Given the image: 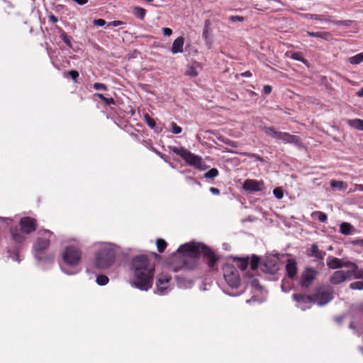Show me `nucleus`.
I'll return each mask as SVG.
<instances>
[{
    "instance_id": "nucleus-1",
    "label": "nucleus",
    "mask_w": 363,
    "mask_h": 363,
    "mask_svg": "<svg viewBox=\"0 0 363 363\" xmlns=\"http://www.w3.org/2000/svg\"><path fill=\"white\" fill-rule=\"evenodd\" d=\"M133 272V286L141 291H148L152 286L155 267L145 255L134 257L131 262Z\"/></svg>"
},
{
    "instance_id": "nucleus-2",
    "label": "nucleus",
    "mask_w": 363,
    "mask_h": 363,
    "mask_svg": "<svg viewBox=\"0 0 363 363\" xmlns=\"http://www.w3.org/2000/svg\"><path fill=\"white\" fill-rule=\"evenodd\" d=\"M20 228L17 226L11 227V240L16 244L13 247H8L9 256L14 261L20 262V250L21 245L26 241L27 235L34 232L37 228V220L31 217L25 216L20 219Z\"/></svg>"
},
{
    "instance_id": "nucleus-3",
    "label": "nucleus",
    "mask_w": 363,
    "mask_h": 363,
    "mask_svg": "<svg viewBox=\"0 0 363 363\" xmlns=\"http://www.w3.org/2000/svg\"><path fill=\"white\" fill-rule=\"evenodd\" d=\"M179 253H182V267H186V259L188 258L196 259L203 256L207 262L208 267L213 269L217 262V257L214 252L207 246L201 243L189 242L182 245L177 250Z\"/></svg>"
},
{
    "instance_id": "nucleus-4",
    "label": "nucleus",
    "mask_w": 363,
    "mask_h": 363,
    "mask_svg": "<svg viewBox=\"0 0 363 363\" xmlns=\"http://www.w3.org/2000/svg\"><path fill=\"white\" fill-rule=\"evenodd\" d=\"M82 258L81 250L73 245L67 246L62 252L61 270L67 275H74L79 272L78 266Z\"/></svg>"
},
{
    "instance_id": "nucleus-5",
    "label": "nucleus",
    "mask_w": 363,
    "mask_h": 363,
    "mask_svg": "<svg viewBox=\"0 0 363 363\" xmlns=\"http://www.w3.org/2000/svg\"><path fill=\"white\" fill-rule=\"evenodd\" d=\"M38 237L33 244V252L34 257L38 262H52V257L44 256L50 244V238L53 235L52 232L48 230H40Z\"/></svg>"
},
{
    "instance_id": "nucleus-6",
    "label": "nucleus",
    "mask_w": 363,
    "mask_h": 363,
    "mask_svg": "<svg viewBox=\"0 0 363 363\" xmlns=\"http://www.w3.org/2000/svg\"><path fill=\"white\" fill-rule=\"evenodd\" d=\"M116 246L111 243L101 245L95 255L94 264L98 269H106L114 262L116 257Z\"/></svg>"
},
{
    "instance_id": "nucleus-7",
    "label": "nucleus",
    "mask_w": 363,
    "mask_h": 363,
    "mask_svg": "<svg viewBox=\"0 0 363 363\" xmlns=\"http://www.w3.org/2000/svg\"><path fill=\"white\" fill-rule=\"evenodd\" d=\"M169 149L176 155H179L188 164L193 166L201 171H203L207 169V165L203 161L201 157L191 152L186 148L173 146L169 147Z\"/></svg>"
},
{
    "instance_id": "nucleus-8",
    "label": "nucleus",
    "mask_w": 363,
    "mask_h": 363,
    "mask_svg": "<svg viewBox=\"0 0 363 363\" xmlns=\"http://www.w3.org/2000/svg\"><path fill=\"white\" fill-rule=\"evenodd\" d=\"M261 130L268 136L276 140L277 143H289L295 145H300V139L297 135L286 132L277 131L273 127L262 126Z\"/></svg>"
},
{
    "instance_id": "nucleus-9",
    "label": "nucleus",
    "mask_w": 363,
    "mask_h": 363,
    "mask_svg": "<svg viewBox=\"0 0 363 363\" xmlns=\"http://www.w3.org/2000/svg\"><path fill=\"white\" fill-rule=\"evenodd\" d=\"M313 302L319 306L328 303L333 298V289L328 285L319 286L315 293L313 295Z\"/></svg>"
},
{
    "instance_id": "nucleus-10",
    "label": "nucleus",
    "mask_w": 363,
    "mask_h": 363,
    "mask_svg": "<svg viewBox=\"0 0 363 363\" xmlns=\"http://www.w3.org/2000/svg\"><path fill=\"white\" fill-rule=\"evenodd\" d=\"M223 277L230 287L237 289L240 286V279L236 267L231 264H225L223 267Z\"/></svg>"
},
{
    "instance_id": "nucleus-11",
    "label": "nucleus",
    "mask_w": 363,
    "mask_h": 363,
    "mask_svg": "<svg viewBox=\"0 0 363 363\" xmlns=\"http://www.w3.org/2000/svg\"><path fill=\"white\" fill-rule=\"evenodd\" d=\"M171 277L167 274H160L156 281V289L155 293L160 296L166 295L169 291V281Z\"/></svg>"
},
{
    "instance_id": "nucleus-12",
    "label": "nucleus",
    "mask_w": 363,
    "mask_h": 363,
    "mask_svg": "<svg viewBox=\"0 0 363 363\" xmlns=\"http://www.w3.org/2000/svg\"><path fill=\"white\" fill-rule=\"evenodd\" d=\"M317 274L318 272L315 269L311 267H306L301 274L299 280L300 286L303 289L308 288L315 280Z\"/></svg>"
},
{
    "instance_id": "nucleus-13",
    "label": "nucleus",
    "mask_w": 363,
    "mask_h": 363,
    "mask_svg": "<svg viewBox=\"0 0 363 363\" xmlns=\"http://www.w3.org/2000/svg\"><path fill=\"white\" fill-rule=\"evenodd\" d=\"M345 268H348V269H342L344 272V275L345 277V281L351 280L352 279H361L360 276V269L358 266L352 262H346V264L345 265Z\"/></svg>"
},
{
    "instance_id": "nucleus-14",
    "label": "nucleus",
    "mask_w": 363,
    "mask_h": 363,
    "mask_svg": "<svg viewBox=\"0 0 363 363\" xmlns=\"http://www.w3.org/2000/svg\"><path fill=\"white\" fill-rule=\"evenodd\" d=\"M293 298L295 301H296L297 306L302 311L310 308L311 304L314 303L313 296H305L302 294H294L293 295Z\"/></svg>"
},
{
    "instance_id": "nucleus-15",
    "label": "nucleus",
    "mask_w": 363,
    "mask_h": 363,
    "mask_svg": "<svg viewBox=\"0 0 363 363\" xmlns=\"http://www.w3.org/2000/svg\"><path fill=\"white\" fill-rule=\"evenodd\" d=\"M264 183L263 181H257L247 179L244 182L243 189L249 192L261 191L264 189Z\"/></svg>"
},
{
    "instance_id": "nucleus-16",
    "label": "nucleus",
    "mask_w": 363,
    "mask_h": 363,
    "mask_svg": "<svg viewBox=\"0 0 363 363\" xmlns=\"http://www.w3.org/2000/svg\"><path fill=\"white\" fill-rule=\"evenodd\" d=\"M306 254L308 257H314L318 260H323L326 252L319 250L318 245L313 243L311 245V248L307 250Z\"/></svg>"
},
{
    "instance_id": "nucleus-17",
    "label": "nucleus",
    "mask_w": 363,
    "mask_h": 363,
    "mask_svg": "<svg viewBox=\"0 0 363 363\" xmlns=\"http://www.w3.org/2000/svg\"><path fill=\"white\" fill-rule=\"evenodd\" d=\"M327 266L333 269H340L345 267L346 262H343L339 258L328 256L326 259Z\"/></svg>"
},
{
    "instance_id": "nucleus-18",
    "label": "nucleus",
    "mask_w": 363,
    "mask_h": 363,
    "mask_svg": "<svg viewBox=\"0 0 363 363\" xmlns=\"http://www.w3.org/2000/svg\"><path fill=\"white\" fill-rule=\"evenodd\" d=\"M297 264L295 259H289L286 265L287 276L290 279H294L297 274Z\"/></svg>"
},
{
    "instance_id": "nucleus-19",
    "label": "nucleus",
    "mask_w": 363,
    "mask_h": 363,
    "mask_svg": "<svg viewBox=\"0 0 363 363\" xmlns=\"http://www.w3.org/2000/svg\"><path fill=\"white\" fill-rule=\"evenodd\" d=\"M345 281L343 270L335 271L330 277V282L333 285H338Z\"/></svg>"
},
{
    "instance_id": "nucleus-20",
    "label": "nucleus",
    "mask_w": 363,
    "mask_h": 363,
    "mask_svg": "<svg viewBox=\"0 0 363 363\" xmlns=\"http://www.w3.org/2000/svg\"><path fill=\"white\" fill-rule=\"evenodd\" d=\"M184 44V38L178 37L173 42V44H172V48H171V52L173 54H177V53L182 52L184 51V50H183Z\"/></svg>"
},
{
    "instance_id": "nucleus-21",
    "label": "nucleus",
    "mask_w": 363,
    "mask_h": 363,
    "mask_svg": "<svg viewBox=\"0 0 363 363\" xmlns=\"http://www.w3.org/2000/svg\"><path fill=\"white\" fill-rule=\"evenodd\" d=\"M144 119L147 125L155 133H159L162 131V128L157 126L156 123L153 118H152L148 114H145Z\"/></svg>"
},
{
    "instance_id": "nucleus-22",
    "label": "nucleus",
    "mask_w": 363,
    "mask_h": 363,
    "mask_svg": "<svg viewBox=\"0 0 363 363\" xmlns=\"http://www.w3.org/2000/svg\"><path fill=\"white\" fill-rule=\"evenodd\" d=\"M307 35L311 37L319 38L323 40H329L331 37V35L329 32H312L307 31Z\"/></svg>"
},
{
    "instance_id": "nucleus-23",
    "label": "nucleus",
    "mask_w": 363,
    "mask_h": 363,
    "mask_svg": "<svg viewBox=\"0 0 363 363\" xmlns=\"http://www.w3.org/2000/svg\"><path fill=\"white\" fill-rule=\"evenodd\" d=\"M211 21L209 20H206L204 22V27L202 33V37L205 40L206 43H208L209 38L211 36L210 33V28H211Z\"/></svg>"
},
{
    "instance_id": "nucleus-24",
    "label": "nucleus",
    "mask_w": 363,
    "mask_h": 363,
    "mask_svg": "<svg viewBox=\"0 0 363 363\" xmlns=\"http://www.w3.org/2000/svg\"><path fill=\"white\" fill-rule=\"evenodd\" d=\"M353 226L349 223H342L340 225V232L345 235H349L352 233Z\"/></svg>"
},
{
    "instance_id": "nucleus-25",
    "label": "nucleus",
    "mask_w": 363,
    "mask_h": 363,
    "mask_svg": "<svg viewBox=\"0 0 363 363\" xmlns=\"http://www.w3.org/2000/svg\"><path fill=\"white\" fill-rule=\"evenodd\" d=\"M347 123L350 127L359 130H363V120L362 119L355 118L349 120Z\"/></svg>"
},
{
    "instance_id": "nucleus-26",
    "label": "nucleus",
    "mask_w": 363,
    "mask_h": 363,
    "mask_svg": "<svg viewBox=\"0 0 363 363\" xmlns=\"http://www.w3.org/2000/svg\"><path fill=\"white\" fill-rule=\"evenodd\" d=\"M303 16L306 19H315L318 21L330 22V20L325 18L323 15L304 13Z\"/></svg>"
},
{
    "instance_id": "nucleus-27",
    "label": "nucleus",
    "mask_w": 363,
    "mask_h": 363,
    "mask_svg": "<svg viewBox=\"0 0 363 363\" xmlns=\"http://www.w3.org/2000/svg\"><path fill=\"white\" fill-rule=\"evenodd\" d=\"M133 13L136 18L143 20L146 15V10L140 6H134Z\"/></svg>"
},
{
    "instance_id": "nucleus-28",
    "label": "nucleus",
    "mask_w": 363,
    "mask_h": 363,
    "mask_svg": "<svg viewBox=\"0 0 363 363\" xmlns=\"http://www.w3.org/2000/svg\"><path fill=\"white\" fill-rule=\"evenodd\" d=\"M264 267L265 269L267 270V272L270 274H274L279 269L277 262L272 261L266 262L264 264Z\"/></svg>"
},
{
    "instance_id": "nucleus-29",
    "label": "nucleus",
    "mask_w": 363,
    "mask_h": 363,
    "mask_svg": "<svg viewBox=\"0 0 363 363\" xmlns=\"http://www.w3.org/2000/svg\"><path fill=\"white\" fill-rule=\"evenodd\" d=\"M330 186L334 189H338L339 190H345L347 189V185L342 181L331 180Z\"/></svg>"
},
{
    "instance_id": "nucleus-30",
    "label": "nucleus",
    "mask_w": 363,
    "mask_h": 363,
    "mask_svg": "<svg viewBox=\"0 0 363 363\" xmlns=\"http://www.w3.org/2000/svg\"><path fill=\"white\" fill-rule=\"evenodd\" d=\"M350 63L352 65H359L363 62V52L359 53L354 56L350 57L348 59Z\"/></svg>"
},
{
    "instance_id": "nucleus-31",
    "label": "nucleus",
    "mask_w": 363,
    "mask_h": 363,
    "mask_svg": "<svg viewBox=\"0 0 363 363\" xmlns=\"http://www.w3.org/2000/svg\"><path fill=\"white\" fill-rule=\"evenodd\" d=\"M218 175V170L216 168H211L210 170L206 172L203 177L206 179H214Z\"/></svg>"
},
{
    "instance_id": "nucleus-32",
    "label": "nucleus",
    "mask_w": 363,
    "mask_h": 363,
    "mask_svg": "<svg viewBox=\"0 0 363 363\" xmlns=\"http://www.w3.org/2000/svg\"><path fill=\"white\" fill-rule=\"evenodd\" d=\"M60 38L61 40L69 48H72V43L70 38L67 36V33L60 28Z\"/></svg>"
},
{
    "instance_id": "nucleus-33",
    "label": "nucleus",
    "mask_w": 363,
    "mask_h": 363,
    "mask_svg": "<svg viewBox=\"0 0 363 363\" xmlns=\"http://www.w3.org/2000/svg\"><path fill=\"white\" fill-rule=\"evenodd\" d=\"M108 278L106 275H98L96 277V283L99 286H105L108 283Z\"/></svg>"
},
{
    "instance_id": "nucleus-34",
    "label": "nucleus",
    "mask_w": 363,
    "mask_h": 363,
    "mask_svg": "<svg viewBox=\"0 0 363 363\" xmlns=\"http://www.w3.org/2000/svg\"><path fill=\"white\" fill-rule=\"evenodd\" d=\"M157 247L159 252L162 253L164 252L167 247V242L162 239H157L156 242Z\"/></svg>"
},
{
    "instance_id": "nucleus-35",
    "label": "nucleus",
    "mask_w": 363,
    "mask_h": 363,
    "mask_svg": "<svg viewBox=\"0 0 363 363\" xmlns=\"http://www.w3.org/2000/svg\"><path fill=\"white\" fill-rule=\"evenodd\" d=\"M350 288L353 290H362L363 281H357L350 284Z\"/></svg>"
},
{
    "instance_id": "nucleus-36",
    "label": "nucleus",
    "mask_w": 363,
    "mask_h": 363,
    "mask_svg": "<svg viewBox=\"0 0 363 363\" xmlns=\"http://www.w3.org/2000/svg\"><path fill=\"white\" fill-rule=\"evenodd\" d=\"M186 75L191 77H195L198 76V72L194 67L189 66L187 67V69L186 71Z\"/></svg>"
},
{
    "instance_id": "nucleus-37",
    "label": "nucleus",
    "mask_w": 363,
    "mask_h": 363,
    "mask_svg": "<svg viewBox=\"0 0 363 363\" xmlns=\"http://www.w3.org/2000/svg\"><path fill=\"white\" fill-rule=\"evenodd\" d=\"M171 132L174 134H179L182 131V127L179 126L176 123L172 122L170 123Z\"/></svg>"
},
{
    "instance_id": "nucleus-38",
    "label": "nucleus",
    "mask_w": 363,
    "mask_h": 363,
    "mask_svg": "<svg viewBox=\"0 0 363 363\" xmlns=\"http://www.w3.org/2000/svg\"><path fill=\"white\" fill-rule=\"evenodd\" d=\"M293 60L306 63V60L303 57L302 54L299 52H293L291 55Z\"/></svg>"
},
{
    "instance_id": "nucleus-39",
    "label": "nucleus",
    "mask_w": 363,
    "mask_h": 363,
    "mask_svg": "<svg viewBox=\"0 0 363 363\" xmlns=\"http://www.w3.org/2000/svg\"><path fill=\"white\" fill-rule=\"evenodd\" d=\"M242 155H245V156H247L248 157L254 158L256 160L259 161L261 162H265V160H264V159L263 157H262L261 156H259V155L255 154V153L244 152V153H242Z\"/></svg>"
},
{
    "instance_id": "nucleus-40",
    "label": "nucleus",
    "mask_w": 363,
    "mask_h": 363,
    "mask_svg": "<svg viewBox=\"0 0 363 363\" xmlns=\"http://www.w3.org/2000/svg\"><path fill=\"white\" fill-rule=\"evenodd\" d=\"M259 260V259L257 256L253 255L250 260V262H249V263L250 264V267L252 270H255L258 267Z\"/></svg>"
},
{
    "instance_id": "nucleus-41",
    "label": "nucleus",
    "mask_w": 363,
    "mask_h": 363,
    "mask_svg": "<svg viewBox=\"0 0 363 363\" xmlns=\"http://www.w3.org/2000/svg\"><path fill=\"white\" fill-rule=\"evenodd\" d=\"M249 264V259L247 257L246 258H242L240 259V262L238 264V267L241 270H245Z\"/></svg>"
},
{
    "instance_id": "nucleus-42",
    "label": "nucleus",
    "mask_w": 363,
    "mask_h": 363,
    "mask_svg": "<svg viewBox=\"0 0 363 363\" xmlns=\"http://www.w3.org/2000/svg\"><path fill=\"white\" fill-rule=\"evenodd\" d=\"M331 23L335 24V25H342L347 27H349L352 25V21L350 20H341V21H331Z\"/></svg>"
},
{
    "instance_id": "nucleus-43",
    "label": "nucleus",
    "mask_w": 363,
    "mask_h": 363,
    "mask_svg": "<svg viewBox=\"0 0 363 363\" xmlns=\"http://www.w3.org/2000/svg\"><path fill=\"white\" fill-rule=\"evenodd\" d=\"M274 196L278 199H281L284 196V192L281 187H277L273 190Z\"/></svg>"
},
{
    "instance_id": "nucleus-44",
    "label": "nucleus",
    "mask_w": 363,
    "mask_h": 363,
    "mask_svg": "<svg viewBox=\"0 0 363 363\" xmlns=\"http://www.w3.org/2000/svg\"><path fill=\"white\" fill-rule=\"evenodd\" d=\"M315 214L318 215V219L321 223H325L327 221L328 216L327 215L322 211H316Z\"/></svg>"
},
{
    "instance_id": "nucleus-45",
    "label": "nucleus",
    "mask_w": 363,
    "mask_h": 363,
    "mask_svg": "<svg viewBox=\"0 0 363 363\" xmlns=\"http://www.w3.org/2000/svg\"><path fill=\"white\" fill-rule=\"evenodd\" d=\"M93 88L95 90H106L107 89V86L104 84L99 83V82L94 83L93 84Z\"/></svg>"
},
{
    "instance_id": "nucleus-46",
    "label": "nucleus",
    "mask_w": 363,
    "mask_h": 363,
    "mask_svg": "<svg viewBox=\"0 0 363 363\" xmlns=\"http://www.w3.org/2000/svg\"><path fill=\"white\" fill-rule=\"evenodd\" d=\"M291 286L290 284H288L287 281L285 280H283L281 284V289L284 292H288L291 290Z\"/></svg>"
},
{
    "instance_id": "nucleus-47",
    "label": "nucleus",
    "mask_w": 363,
    "mask_h": 363,
    "mask_svg": "<svg viewBox=\"0 0 363 363\" xmlns=\"http://www.w3.org/2000/svg\"><path fill=\"white\" fill-rule=\"evenodd\" d=\"M229 20L232 22H236V21L242 22V21H244L245 18H244V17L240 16H230L229 17Z\"/></svg>"
},
{
    "instance_id": "nucleus-48",
    "label": "nucleus",
    "mask_w": 363,
    "mask_h": 363,
    "mask_svg": "<svg viewBox=\"0 0 363 363\" xmlns=\"http://www.w3.org/2000/svg\"><path fill=\"white\" fill-rule=\"evenodd\" d=\"M186 181L189 183V184H197V185H201V183L199 182H198L196 179H195L194 177H190V176H187L186 177Z\"/></svg>"
},
{
    "instance_id": "nucleus-49",
    "label": "nucleus",
    "mask_w": 363,
    "mask_h": 363,
    "mask_svg": "<svg viewBox=\"0 0 363 363\" xmlns=\"http://www.w3.org/2000/svg\"><path fill=\"white\" fill-rule=\"evenodd\" d=\"M69 75L74 80V82H77V79L79 77V73L76 70H71L69 72Z\"/></svg>"
},
{
    "instance_id": "nucleus-50",
    "label": "nucleus",
    "mask_w": 363,
    "mask_h": 363,
    "mask_svg": "<svg viewBox=\"0 0 363 363\" xmlns=\"http://www.w3.org/2000/svg\"><path fill=\"white\" fill-rule=\"evenodd\" d=\"M94 25L96 26H104L106 25V22L105 20L102 18L95 19L94 20Z\"/></svg>"
},
{
    "instance_id": "nucleus-51",
    "label": "nucleus",
    "mask_w": 363,
    "mask_h": 363,
    "mask_svg": "<svg viewBox=\"0 0 363 363\" xmlns=\"http://www.w3.org/2000/svg\"><path fill=\"white\" fill-rule=\"evenodd\" d=\"M124 24H125V23L123 21H113L108 22L107 26H123Z\"/></svg>"
},
{
    "instance_id": "nucleus-52",
    "label": "nucleus",
    "mask_w": 363,
    "mask_h": 363,
    "mask_svg": "<svg viewBox=\"0 0 363 363\" xmlns=\"http://www.w3.org/2000/svg\"><path fill=\"white\" fill-rule=\"evenodd\" d=\"M272 86L270 85H264L263 87V92L266 95H269L272 92Z\"/></svg>"
},
{
    "instance_id": "nucleus-53",
    "label": "nucleus",
    "mask_w": 363,
    "mask_h": 363,
    "mask_svg": "<svg viewBox=\"0 0 363 363\" xmlns=\"http://www.w3.org/2000/svg\"><path fill=\"white\" fill-rule=\"evenodd\" d=\"M104 102H105L107 105H112L115 104V101L113 98H107L105 96L104 99L103 100Z\"/></svg>"
},
{
    "instance_id": "nucleus-54",
    "label": "nucleus",
    "mask_w": 363,
    "mask_h": 363,
    "mask_svg": "<svg viewBox=\"0 0 363 363\" xmlns=\"http://www.w3.org/2000/svg\"><path fill=\"white\" fill-rule=\"evenodd\" d=\"M163 34L167 36H170L172 34V30L169 28H162Z\"/></svg>"
},
{
    "instance_id": "nucleus-55",
    "label": "nucleus",
    "mask_w": 363,
    "mask_h": 363,
    "mask_svg": "<svg viewBox=\"0 0 363 363\" xmlns=\"http://www.w3.org/2000/svg\"><path fill=\"white\" fill-rule=\"evenodd\" d=\"M48 18H49V21L52 23H55L56 22H57V21H58L57 18L53 14H50Z\"/></svg>"
},
{
    "instance_id": "nucleus-56",
    "label": "nucleus",
    "mask_w": 363,
    "mask_h": 363,
    "mask_svg": "<svg viewBox=\"0 0 363 363\" xmlns=\"http://www.w3.org/2000/svg\"><path fill=\"white\" fill-rule=\"evenodd\" d=\"M352 243L363 247V239H357Z\"/></svg>"
},
{
    "instance_id": "nucleus-57",
    "label": "nucleus",
    "mask_w": 363,
    "mask_h": 363,
    "mask_svg": "<svg viewBox=\"0 0 363 363\" xmlns=\"http://www.w3.org/2000/svg\"><path fill=\"white\" fill-rule=\"evenodd\" d=\"M209 191L215 195H218L220 194V190L216 187H211Z\"/></svg>"
},
{
    "instance_id": "nucleus-58",
    "label": "nucleus",
    "mask_w": 363,
    "mask_h": 363,
    "mask_svg": "<svg viewBox=\"0 0 363 363\" xmlns=\"http://www.w3.org/2000/svg\"><path fill=\"white\" fill-rule=\"evenodd\" d=\"M240 75L243 77H252V72L250 71H246L244 72H242Z\"/></svg>"
},
{
    "instance_id": "nucleus-59",
    "label": "nucleus",
    "mask_w": 363,
    "mask_h": 363,
    "mask_svg": "<svg viewBox=\"0 0 363 363\" xmlns=\"http://www.w3.org/2000/svg\"><path fill=\"white\" fill-rule=\"evenodd\" d=\"M72 1L81 6L84 5L88 2V0H72Z\"/></svg>"
},
{
    "instance_id": "nucleus-60",
    "label": "nucleus",
    "mask_w": 363,
    "mask_h": 363,
    "mask_svg": "<svg viewBox=\"0 0 363 363\" xmlns=\"http://www.w3.org/2000/svg\"><path fill=\"white\" fill-rule=\"evenodd\" d=\"M150 149L154 152H155L157 155H159L160 157H163V155L160 152L158 151L157 150H156L155 147H151Z\"/></svg>"
},
{
    "instance_id": "nucleus-61",
    "label": "nucleus",
    "mask_w": 363,
    "mask_h": 363,
    "mask_svg": "<svg viewBox=\"0 0 363 363\" xmlns=\"http://www.w3.org/2000/svg\"><path fill=\"white\" fill-rule=\"evenodd\" d=\"M356 94L359 97H363V86L357 92Z\"/></svg>"
},
{
    "instance_id": "nucleus-62",
    "label": "nucleus",
    "mask_w": 363,
    "mask_h": 363,
    "mask_svg": "<svg viewBox=\"0 0 363 363\" xmlns=\"http://www.w3.org/2000/svg\"><path fill=\"white\" fill-rule=\"evenodd\" d=\"M95 96L96 97H98L99 99H100L101 101H103L105 98V96H104V94H101V93H96L95 94Z\"/></svg>"
},
{
    "instance_id": "nucleus-63",
    "label": "nucleus",
    "mask_w": 363,
    "mask_h": 363,
    "mask_svg": "<svg viewBox=\"0 0 363 363\" xmlns=\"http://www.w3.org/2000/svg\"><path fill=\"white\" fill-rule=\"evenodd\" d=\"M355 189L360 191H363V185L362 184H357L355 186Z\"/></svg>"
},
{
    "instance_id": "nucleus-64",
    "label": "nucleus",
    "mask_w": 363,
    "mask_h": 363,
    "mask_svg": "<svg viewBox=\"0 0 363 363\" xmlns=\"http://www.w3.org/2000/svg\"><path fill=\"white\" fill-rule=\"evenodd\" d=\"M252 284L255 286H258V281L255 279H254L252 281Z\"/></svg>"
}]
</instances>
